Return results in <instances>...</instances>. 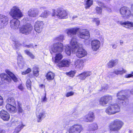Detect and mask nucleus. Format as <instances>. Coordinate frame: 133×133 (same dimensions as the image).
Masks as SVG:
<instances>
[{
    "mask_svg": "<svg viewBox=\"0 0 133 133\" xmlns=\"http://www.w3.org/2000/svg\"><path fill=\"white\" fill-rule=\"evenodd\" d=\"M9 14L13 18L10 21V26L14 29H18L20 25V21L18 19L22 17L23 15L19 7L13 6L11 9Z\"/></svg>",
    "mask_w": 133,
    "mask_h": 133,
    "instance_id": "nucleus-1",
    "label": "nucleus"
},
{
    "mask_svg": "<svg viewBox=\"0 0 133 133\" xmlns=\"http://www.w3.org/2000/svg\"><path fill=\"white\" fill-rule=\"evenodd\" d=\"M5 71L6 74L2 73L0 74L1 81L3 82L8 83H10L12 79L14 82L18 81V78L12 72L8 69H6Z\"/></svg>",
    "mask_w": 133,
    "mask_h": 133,
    "instance_id": "nucleus-2",
    "label": "nucleus"
},
{
    "mask_svg": "<svg viewBox=\"0 0 133 133\" xmlns=\"http://www.w3.org/2000/svg\"><path fill=\"white\" fill-rule=\"evenodd\" d=\"M70 44L72 48L74 49L78 48V49L76 52V56L78 58H82L87 55V51L83 48L79 47V45L75 39L72 38L70 41Z\"/></svg>",
    "mask_w": 133,
    "mask_h": 133,
    "instance_id": "nucleus-3",
    "label": "nucleus"
},
{
    "mask_svg": "<svg viewBox=\"0 0 133 133\" xmlns=\"http://www.w3.org/2000/svg\"><path fill=\"white\" fill-rule=\"evenodd\" d=\"M124 124L121 120L116 119L111 122L108 126L109 130L110 132L118 131L122 128Z\"/></svg>",
    "mask_w": 133,
    "mask_h": 133,
    "instance_id": "nucleus-4",
    "label": "nucleus"
},
{
    "mask_svg": "<svg viewBox=\"0 0 133 133\" xmlns=\"http://www.w3.org/2000/svg\"><path fill=\"white\" fill-rule=\"evenodd\" d=\"M68 15L67 11L63 8H57L56 11L54 9H52V12L51 14L52 17L57 16L59 19L65 18Z\"/></svg>",
    "mask_w": 133,
    "mask_h": 133,
    "instance_id": "nucleus-5",
    "label": "nucleus"
},
{
    "mask_svg": "<svg viewBox=\"0 0 133 133\" xmlns=\"http://www.w3.org/2000/svg\"><path fill=\"white\" fill-rule=\"evenodd\" d=\"M120 107L116 103L110 104L107 108L105 111L108 114L110 115L114 114L120 111Z\"/></svg>",
    "mask_w": 133,
    "mask_h": 133,
    "instance_id": "nucleus-6",
    "label": "nucleus"
},
{
    "mask_svg": "<svg viewBox=\"0 0 133 133\" xmlns=\"http://www.w3.org/2000/svg\"><path fill=\"white\" fill-rule=\"evenodd\" d=\"M64 49V46L63 43L58 42L54 43L51 46L50 52L51 54L54 53L61 52Z\"/></svg>",
    "mask_w": 133,
    "mask_h": 133,
    "instance_id": "nucleus-7",
    "label": "nucleus"
},
{
    "mask_svg": "<svg viewBox=\"0 0 133 133\" xmlns=\"http://www.w3.org/2000/svg\"><path fill=\"white\" fill-rule=\"evenodd\" d=\"M83 126L80 124H74L71 126L68 130L69 133H80L83 130Z\"/></svg>",
    "mask_w": 133,
    "mask_h": 133,
    "instance_id": "nucleus-8",
    "label": "nucleus"
},
{
    "mask_svg": "<svg viewBox=\"0 0 133 133\" xmlns=\"http://www.w3.org/2000/svg\"><path fill=\"white\" fill-rule=\"evenodd\" d=\"M112 100V97L111 95H105L101 97L99 99V104L102 106H105L106 105L111 102Z\"/></svg>",
    "mask_w": 133,
    "mask_h": 133,
    "instance_id": "nucleus-9",
    "label": "nucleus"
},
{
    "mask_svg": "<svg viewBox=\"0 0 133 133\" xmlns=\"http://www.w3.org/2000/svg\"><path fill=\"white\" fill-rule=\"evenodd\" d=\"M120 14L123 17L128 18L131 16V11L127 7L123 6L120 9Z\"/></svg>",
    "mask_w": 133,
    "mask_h": 133,
    "instance_id": "nucleus-10",
    "label": "nucleus"
},
{
    "mask_svg": "<svg viewBox=\"0 0 133 133\" xmlns=\"http://www.w3.org/2000/svg\"><path fill=\"white\" fill-rule=\"evenodd\" d=\"M95 118L94 112L92 111H89L87 114L84 117L83 120L86 122H91L94 121Z\"/></svg>",
    "mask_w": 133,
    "mask_h": 133,
    "instance_id": "nucleus-11",
    "label": "nucleus"
},
{
    "mask_svg": "<svg viewBox=\"0 0 133 133\" xmlns=\"http://www.w3.org/2000/svg\"><path fill=\"white\" fill-rule=\"evenodd\" d=\"M32 30V26L28 24L24 25L19 28V32L25 35L28 34Z\"/></svg>",
    "mask_w": 133,
    "mask_h": 133,
    "instance_id": "nucleus-12",
    "label": "nucleus"
},
{
    "mask_svg": "<svg viewBox=\"0 0 133 133\" xmlns=\"http://www.w3.org/2000/svg\"><path fill=\"white\" fill-rule=\"evenodd\" d=\"M9 18L5 15L0 14V29L5 26L8 23Z\"/></svg>",
    "mask_w": 133,
    "mask_h": 133,
    "instance_id": "nucleus-13",
    "label": "nucleus"
},
{
    "mask_svg": "<svg viewBox=\"0 0 133 133\" xmlns=\"http://www.w3.org/2000/svg\"><path fill=\"white\" fill-rule=\"evenodd\" d=\"M44 25V23L43 21H36L34 26L35 31L38 34L41 32L42 31Z\"/></svg>",
    "mask_w": 133,
    "mask_h": 133,
    "instance_id": "nucleus-14",
    "label": "nucleus"
},
{
    "mask_svg": "<svg viewBox=\"0 0 133 133\" xmlns=\"http://www.w3.org/2000/svg\"><path fill=\"white\" fill-rule=\"evenodd\" d=\"M117 96L118 97L116 100V102L117 103V105H120L123 103L125 100L126 99V96L123 95L122 92L121 91H120L117 93Z\"/></svg>",
    "mask_w": 133,
    "mask_h": 133,
    "instance_id": "nucleus-15",
    "label": "nucleus"
},
{
    "mask_svg": "<svg viewBox=\"0 0 133 133\" xmlns=\"http://www.w3.org/2000/svg\"><path fill=\"white\" fill-rule=\"evenodd\" d=\"M70 64V60L66 59H63L58 64H57V66L59 68L63 67H69Z\"/></svg>",
    "mask_w": 133,
    "mask_h": 133,
    "instance_id": "nucleus-16",
    "label": "nucleus"
},
{
    "mask_svg": "<svg viewBox=\"0 0 133 133\" xmlns=\"http://www.w3.org/2000/svg\"><path fill=\"white\" fill-rule=\"evenodd\" d=\"M101 45L100 41L97 39H94L91 42V46L93 50L96 51L99 48Z\"/></svg>",
    "mask_w": 133,
    "mask_h": 133,
    "instance_id": "nucleus-17",
    "label": "nucleus"
},
{
    "mask_svg": "<svg viewBox=\"0 0 133 133\" xmlns=\"http://www.w3.org/2000/svg\"><path fill=\"white\" fill-rule=\"evenodd\" d=\"M0 116L5 121H8L10 118V115L9 113L4 110H2L0 111Z\"/></svg>",
    "mask_w": 133,
    "mask_h": 133,
    "instance_id": "nucleus-18",
    "label": "nucleus"
},
{
    "mask_svg": "<svg viewBox=\"0 0 133 133\" xmlns=\"http://www.w3.org/2000/svg\"><path fill=\"white\" fill-rule=\"evenodd\" d=\"M39 14L38 10L36 9L31 8L29 10L28 14L31 17H35L37 16Z\"/></svg>",
    "mask_w": 133,
    "mask_h": 133,
    "instance_id": "nucleus-19",
    "label": "nucleus"
},
{
    "mask_svg": "<svg viewBox=\"0 0 133 133\" xmlns=\"http://www.w3.org/2000/svg\"><path fill=\"white\" fill-rule=\"evenodd\" d=\"M16 106L9 104H7L6 105V110L10 113L14 114L17 112Z\"/></svg>",
    "mask_w": 133,
    "mask_h": 133,
    "instance_id": "nucleus-20",
    "label": "nucleus"
},
{
    "mask_svg": "<svg viewBox=\"0 0 133 133\" xmlns=\"http://www.w3.org/2000/svg\"><path fill=\"white\" fill-rule=\"evenodd\" d=\"M79 37L81 38L85 39H88L90 37L89 32L86 30L84 31L80 32L79 34Z\"/></svg>",
    "mask_w": 133,
    "mask_h": 133,
    "instance_id": "nucleus-21",
    "label": "nucleus"
},
{
    "mask_svg": "<svg viewBox=\"0 0 133 133\" xmlns=\"http://www.w3.org/2000/svg\"><path fill=\"white\" fill-rule=\"evenodd\" d=\"M79 28H72L68 29L66 30L67 34L70 37H71L73 35H75L79 30Z\"/></svg>",
    "mask_w": 133,
    "mask_h": 133,
    "instance_id": "nucleus-22",
    "label": "nucleus"
},
{
    "mask_svg": "<svg viewBox=\"0 0 133 133\" xmlns=\"http://www.w3.org/2000/svg\"><path fill=\"white\" fill-rule=\"evenodd\" d=\"M84 62L83 60L77 59L74 62V65L77 68L82 69L84 65Z\"/></svg>",
    "mask_w": 133,
    "mask_h": 133,
    "instance_id": "nucleus-23",
    "label": "nucleus"
},
{
    "mask_svg": "<svg viewBox=\"0 0 133 133\" xmlns=\"http://www.w3.org/2000/svg\"><path fill=\"white\" fill-rule=\"evenodd\" d=\"M90 72L89 71H84L78 74L77 76L79 77V78L81 80H84L87 77L90 76Z\"/></svg>",
    "mask_w": 133,
    "mask_h": 133,
    "instance_id": "nucleus-24",
    "label": "nucleus"
},
{
    "mask_svg": "<svg viewBox=\"0 0 133 133\" xmlns=\"http://www.w3.org/2000/svg\"><path fill=\"white\" fill-rule=\"evenodd\" d=\"M63 56L60 53L56 54L55 55V57H52V59L53 61L54 58V60L53 61L55 63L58 64L60 61V60L63 58Z\"/></svg>",
    "mask_w": 133,
    "mask_h": 133,
    "instance_id": "nucleus-25",
    "label": "nucleus"
},
{
    "mask_svg": "<svg viewBox=\"0 0 133 133\" xmlns=\"http://www.w3.org/2000/svg\"><path fill=\"white\" fill-rule=\"evenodd\" d=\"M120 24L127 28L130 29L133 28V22L129 21L124 22H121Z\"/></svg>",
    "mask_w": 133,
    "mask_h": 133,
    "instance_id": "nucleus-26",
    "label": "nucleus"
},
{
    "mask_svg": "<svg viewBox=\"0 0 133 133\" xmlns=\"http://www.w3.org/2000/svg\"><path fill=\"white\" fill-rule=\"evenodd\" d=\"M118 63V59H112L109 61L108 63V67L109 68H111L116 65Z\"/></svg>",
    "mask_w": 133,
    "mask_h": 133,
    "instance_id": "nucleus-27",
    "label": "nucleus"
},
{
    "mask_svg": "<svg viewBox=\"0 0 133 133\" xmlns=\"http://www.w3.org/2000/svg\"><path fill=\"white\" fill-rule=\"evenodd\" d=\"M55 76V74L51 71L48 72L46 76V78L48 81L53 80L54 79Z\"/></svg>",
    "mask_w": 133,
    "mask_h": 133,
    "instance_id": "nucleus-28",
    "label": "nucleus"
},
{
    "mask_svg": "<svg viewBox=\"0 0 133 133\" xmlns=\"http://www.w3.org/2000/svg\"><path fill=\"white\" fill-rule=\"evenodd\" d=\"M32 70L34 76L36 77H38L39 75V68L36 66H35L32 68Z\"/></svg>",
    "mask_w": 133,
    "mask_h": 133,
    "instance_id": "nucleus-29",
    "label": "nucleus"
},
{
    "mask_svg": "<svg viewBox=\"0 0 133 133\" xmlns=\"http://www.w3.org/2000/svg\"><path fill=\"white\" fill-rule=\"evenodd\" d=\"M45 112H43L40 113L38 115H37V122H41L42 119L45 117Z\"/></svg>",
    "mask_w": 133,
    "mask_h": 133,
    "instance_id": "nucleus-30",
    "label": "nucleus"
},
{
    "mask_svg": "<svg viewBox=\"0 0 133 133\" xmlns=\"http://www.w3.org/2000/svg\"><path fill=\"white\" fill-rule=\"evenodd\" d=\"M25 126V124H23L22 122H21L19 125L15 128V132L16 133H18Z\"/></svg>",
    "mask_w": 133,
    "mask_h": 133,
    "instance_id": "nucleus-31",
    "label": "nucleus"
},
{
    "mask_svg": "<svg viewBox=\"0 0 133 133\" xmlns=\"http://www.w3.org/2000/svg\"><path fill=\"white\" fill-rule=\"evenodd\" d=\"M6 101L7 102L9 103L8 104L15 106H16V102L13 97H8L6 99Z\"/></svg>",
    "mask_w": 133,
    "mask_h": 133,
    "instance_id": "nucleus-32",
    "label": "nucleus"
},
{
    "mask_svg": "<svg viewBox=\"0 0 133 133\" xmlns=\"http://www.w3.org/2000/svg\"><path fill=\"white\" fill-rule=\"evenodd\" d=\"M85 2V8L86 9L89 8L92 5L93 1L92 0H84Z\"/></svg>",
    "mask_w": 133,
    "mask_h": 133,
    "instance_id": "nucleus-33",
    "label": "nucleus"
},
{
    "mask_svg": "<svg viewBox=\"0 0 133 133\" xmlns=\"http://www.w3.org/2000/svg\"><path fill=\"white\" fill-rule=\"evenodd\" d=\"M17 104L18 112L19 114L22 113L24 111L22 107V104L19 101H17Z\"/></svg>",
    "mask_w": 133,
    "mask_h": 133,
    "instance_id": "nucleus-34",
    "label": "nucleus"
},
{
    "mask_svg": "<svg viewBox=\"0 0 133 133\" xmlns=\"http://www.w3.org/2000/svg\"><path fill=\"white\" fill-rule=\"evenodd\" d=\"M50 13L49 11L48 10H45L42 12L40 15L41 17L43 18H47L50 14Z\"/></svg>",
    "mask_w": 133,
    "mask_h": 133,
    "instance_id": "nucleus-35",
    "label": "nucleus"
},
{
    "mask_svg": "<svg viewBox=\"0 0 133 133\" xmlns=\"http://www.w3.org/2000/svg\"><path fill=\"white\" fill-rule=\"evenodd\" d=\"M31 84L32 82L30 78L28 79L26 81V84L28 89L29 90H31Z\"/></svg>",
    "mask_w": 133,
    "mask_h": 133,
    "instance_id": "nucleus-36",
    "label": "nucleus"
},
{
    "mask_svg": "<svg viewBox=\"0 0 133 133\" xmlns=\"http://www.w3.org/2000/svg\"><path fill=\"white\" fill-rule=\"evenodd\" d=\"M65 51L68 55H70L71 53V48L69 46L67 45L65 46Z\"/></svg>",
    "mask_w": 133,
    "mask_h": 133,
    "instance_id": "nucleus-37",
    "label": "nucleus"
},
{
    "mask_svg": "<svg viewBox=\"0 0 133 133\" xmlns=\"http://www.w3.org/2000/svg\"><path fill=\"white\" fill-rule=\"evenodd\" d=\"M76 73L75 71L71 70L69 72H66L65 74L67 76L72 77L74 76Z\"/></svg>",
    "mask_w": 133,
    "mask_h": 133,
    "instance_id": "nucleus-38",
    "label": "nucleus"
},
{
    "mask_svg": "<svg viewBox=\"0 0 133 133\" xmlns=\"http://www.w3.org/2000/svg\"><path fill=\"white\" fill-rule=\"evenodd\" d=\"M126 72V71L124 69H122V70H115L114 71V73L116 75L118 74L122 75Z\"/></svg>",
    "mask_w": 133,
    "mask_h": 133,
    "instance_id": "nucleus-39",
    "label": "nucleus"
},
{
    "mask_svg": "<svg viewBox=\"0 0 133 133\" xmlns=\"http://www.w3.org/2000/svg\"><path fill=\"white\" fill-rule=\"evenodd\" d=\"M96 12L97 14H101L102 13V8L100 7L96 6L95 9Z\"/></svg>",
    "mask_w": 133,
    "mask_h": 133,
    "instance_id": "nucleus-40",
    "label": "nucleus"
},
{
    "mask_svg": "<svg viewBox=\"0 0 133 133\" xmlns=\"http://www.w3.org/2000/svg\"><path fill=\"white\" fill-rule=\"evenodd\" d=\"M17 61L18 63H21L23 61V56L21 54H18L17 57Z\"/></svg>",
    "mask_w": 133,
    "mask_h": 133,
    "instance_id": "nucleus-41",
    "label": "nucleus"
},
{
    "mask_svg": "<svg viewBox=\"0 0 133 133\" xmlns=\"http://www.w3.org/2000/svg\"><path fill=\"white\" fill-rule=\"evenodd\" d=\"M92 130H95L98 128V126L97 124L96 123H93L91 124L90 126Z\"/></svg>",
    "mask_w": 133,
    "mask_h": 133,
    "instance_id": "nucleus-42",
    "label": "nucleus"
},
{
    "mask_svg": "<svg viewBox=\"0 0 133 133\" xmlns=\"http://www.w3.org/2000/svg\"><path fill=\"white\" fill-rule=\"evenodd\" d=\"M92 21L93 22H95L97 26L99 25L100 23V20L98 18H94Z\"/></svg>",
    "mask_w": 133,
    "mask_h": 133,
    "instance_id": "nucleus-43",
    "label": "nucleus"
},
{
    "mask_svg": "<svg viewBox=\"0 0 133 133\" xmlns=\"http://www.w3.org/2000/svg\"><path fill=\"white\" fill-rule=\"evenodd\" d=\"M32 71L31 69L30 68H28L26 70L22 72V74L23 75H25L30 72Z\"/></svg>",
    "mask_w": 133,
    "mask_h": 133,
    "instance_id": "nucleus-44",
    "label": "nucleus"
},
{
    "mask_svg": "<svg viewBox=\"0 0 133 133\" xmlns=\"http://www.w3.org/2000/svg\"><path fill=\"white\" fill-rule=\"evenodd\" d=\"M55 39L57 41L62 42L64 40V36L62 35H60L56 38Z\"/></svg>",
    "mask_w": 133,
    "mask_h": 133,
    "instance_id": "nucleus-45",
    "label": "nucleus"
},
{
    "mask_svg": "<svg viewBox=\"0 0 133 133\" xmlns=\"http://www.w3.org/2000/svg\"><path fill=\"white\" fill-rule=\"evenodd\" d=\"M74 94V92L72 91L67 92L65 95V96L67 97H68L70 96L73 95Z\"/></svg>",
    "mask_w": 133,
    "mask_h": 133,
    "instance_id": "nucleus-46",
    "label": "nucleus"
},
{
    "mask_svg": "<svg viewBox=\"0 0 133 133\" xmlns=\"http://www.w3.org/2000/svg\"><path fill=\"white\" fill-rule=\"evenodd\" d=\"M15 43L14 46L15 48L16 49L18 48L19 47L22 45L19 42L17 41H15Z\"/></svg>",
    "mask_w": 133,
    "mask_h": 133,
    "instance_id": "nucleus-47",
    "label": "nucleus"
},
{
    "mask_svg": "<svg viewBox=\"0 0 133 133\" xmlns=\"http://www.w3.org/2000/svg\"><path fill=\"white\" fill-rule=\"evenodd\" d=\"M18 88L21 90V91H23L24 89V88L23 86V85L22 84H19L18 87Z\"/></svg>",
    "mask_w": 133,
    "mask_h": 133,
    "instance_id": "nucleus-48",
    "label": "nucleus"
},
{
    "mask_svg": "<svg viewBox=\"0 0 133 133\" xmlns=\"http://www.w3.org/2000/svg\"><path fill=\"white\" fill-rule=\"evenodd\" d=\"M25 53L28 56L30 55V54L31 53V52H30L29 50H25L24 51Z\"/></svg>",
    "mask_w": 133,
    "mask_h": 133,
    "instance_id": "nucleus-49",
    "label": "nucleus"
},
{
    "mask_svg": "<svg viewBox=\"0 0 133 133\" xmlns=\"http://www.w3.org/2000/svg\"><path fill=\"white\" fill-rule=\"evenodd\" d=\"M25 53L28 56L30 55V54L31 53V52H30L29 50H25L24 51Z\"/></svg>",
    "mask_w": 133,
    "mask_h": 133,
    "instance_id": "nucleus-50",
    "label": "nucleus"
},
{
    "mask_svg": "<svg viewBox=\"0 0 133 133\" xmlns=\"http://www.w3.org/2000/svg\"><path fill=\"white\" fill-rule=\"evenodd\" d=\"M46 93H45V95L44 96L43 98H42L41 100L42 101V102H45L46 101Z\"/></svg>",
    "mask_w": 133,
    "mask_h": 133,
    "instance_id": "nucleus-51",
    "label": "nucleus"
},
{
    "mask_svg": "<svg viewBox=\"0 0 133 133\" xmlns=\"http://www.w3.org/2000/svg\"><path fill=\"white\" fill-rule=\"evenodd\" d=\"M133 76V75L132 74H129L126 75V77L127 78H130Z\"/></svg>",
    "mask_w": 133,
    "mask_h": 133,
    "instance_id": "nucleus-52",
    "label": "nucleus"
},
{
    "mask_svg": "<svg viewBox=\"0 0 133 133\" xmlns=\"http://www.w3.org/2000/svg\"><path fill=\"white\" fill-rule=\"evenodd\" d=\"M29 56L32 59H34L35 58V56L32 53Z\"/></svg>",
    "mask_w": 133,
    "mask_h": 133,
    "instance_id": "nucleus-53",
    "label": "nucleus"
},
{
    "mask_svg": "<svg viewBox=\"0 0 133 133\" xmlns=\"http://www.w3.org/2000/svg\"><path fill=\"white\" fill-rule=\"evenodd\" d=\"M6 131H5L1 128H0V133H5Z\"/></svg>",
    "mask_w": 133,
    "mask_h": 133,
    "instance_id": "nucleus-54",
    "label": "nucleus"
},
{
    "mask_svg": "<svg viewBox=\"0 0 133 133\" xmlns=\"http://www.w3.org/2000/svg\"><path fill=\"white\" fill-rule=\"evenodd\" d=\"M39 87L40 88H44L45 89V85L43 84H41L39 85Z\"/></svg>",
    "mask_w": 133,
    "mask_h": 133,
    "instance_id": "nucleus-55",
    "label": "nucleus"
},
{
    "mask_svg": "<svg viewBox=\"0 0 133 133\" xmlns=\"http://www.w3.org/2000/svg\"><path fill=\"white\" fill-rule=\"evenodd\" d=\"M33 75L32 74H29L28 75V76L30 78H33L34 77Z\"/></svg>",
    "mask_w": 133,
    "mask_h": 133,
    "instance_id": "nucleus-56",
    "label": "nucleus"
},
{
    "mask_svg": "<svg viewBox=\"0 0 133 133\" xmlns=\"http://www.w3.org/2000/svg\"><path fill=\"white\" fill-rule=\"evenodd\" d=\"M131 12H133V4H132L131 5L130 7V10Z\"/></svg>",
    "mask_w": 133,
    "mask_h": 133,
    "instance_id": "nucleus-57",
    "label": "nucleus"
},
{
    "mask_svg": "<svg viewBox=\"0 0 133 133\" xmlns=\"http://www.w3.org/2000/svg\"><path fill=\"white\" fill-rule=\"evenodd\" d=\"M117 46L115 44H114L112 45V48L114 49H115Z\"/></svg>",
    "mask_w": 133,
    "mask_h": 133,
    "instance_id": "nucleus-58",
    "label": "nucleus"
},
{
    "mask_svg": "<svg viewBox=\"0 0 133 133\" xmlns=\"http://www.w3.org/2000/svg\"><path fill=\"white\" fill-rule=\"evenodd\" d=\"M25 47L26 48H29L30 47V45H26L25 46Z\"/></svg>",
    "mask_w": 133,
    "mask_h": 133,
    "instance_id": "nucleus-59",
    "label": "nucleus"
},
{
    "mask_svg": "<svg viewBox=\"0 0 133 133\" xmlns=\"http://www.w3.org/2000/svg\"><path fill=\"white\" fill-rule=\"evenodd\" d=\"M120 43L121 44H122L123 43V42L122 41H120Z\"/></svg>",
    "mask_w": 133,
    "mask_h": 133,
    "instance_id": "nucleus-60",
    "label": "nucleus"
},
{
    "mask_svg": "<svg viewBox=\"0 0 133 133\" xmlns=\"http://www.w3.org/2000/svg\"><path fill=\"white\" fill-rule=\"evenodd\" d=\"M77 17V16H75V17H74V16H73L72 18H73V19L74 18H76Z\"/></svg>",
    "mask_w": 133,
    "mask_h": 133,
    "instance_id": "nucleus-61",
    "label": "nucleus"
},
{
    "mask_svg": "<svg viewBox=\"0 0 133 133\" xmlns=\"http://www.w3.org/2000/svg\"><path fill=\"white\" fill-rule=\"evenodd\" d=\"M131 15H132V16L133 17V12L131 13Z\"/></svg>",
    "mask_w": 133,
    "mask_h": 133,
    "instance_id": "nucleus-62",
    "label": "nucleus"
},
{
    "mask_svg": "<svg viewBox=\"0 0 133 133\" xmlns=\"http://www.w3.org/2000/svg\"><path fill=\"white\" fill-rule=\"evenodd\" d=\"M104 8H106V6H103Z\"/></svg>",
    "mask_w": 133,
    "mask_h": 133,
    "instance_id": "nucleus-63",
    "label": "nucleus"
},
{
    "mask_svg": "<svg viewBox=\"0 0 133 133\" xmlns=\"http://www.w3.org/2000/svg\"><path fill=\"white\" fill-rule=\"evenodd\" d=\"M130 133H131V132H130Z\"/></svg>",
    "mask_w": 133,
    "mask_h": 133,
    "instance_id": "nucleus-64",
    "label": "nucleus"
}]
</instances>
